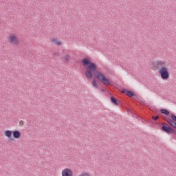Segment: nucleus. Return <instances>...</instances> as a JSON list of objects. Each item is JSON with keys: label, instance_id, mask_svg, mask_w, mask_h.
Here are the masks:
<instances>
[{"label": "nucleus", "instance_id": "obj_1", "mask_svg": "<svg viewBox=\"0 0 176 176\" xmlns=\"http://www.w3.org/2000/svg\"><path fill=\"white\" fill-rule=\"evenodd\" d=\"M82 65L87 68L85 76L87 79H91L94 74V76H96L98 80L103 82V85H106V86H109V85H111V82L108 78H107L102 72L97 71V65L94 63H91L90 58H85L82 60Z\"/></svg>", "mask_w": 176, "mask_h": 176}, {"label": "nucleus", "instance_id": "obj_9", "mask_svg": "<svg viewBox=\"0 0 176 176\" xmlns=\"http://www.w3.org/2000/svg\"><path fill=\"white\" fill-rule=\"evenodd\" d=\"M122 93H125V94H126L128 97H133V96H134V94L130 91L123 90L122 91Z\"/></svg>", "mask_w": 176, "mask_h": 176}, {"label": "nucleus", "instance_id": "obj_10", "mask_svg": "<svg viewBox=\"0 0 176 176\" xmlns=\"http://www.w3.org/2000/svg\"><path fill=\"white\" fill-rule=\"evenodd\" d=\"M167 122L169 123V124H170V126H172V127H174L175 129H176V122H175L174 121L168 119L166 120Z\"/></svg>", "mask_w": 176, "mask_h": 176}, {"label": "nucleus", "instance_id": "obj_2", "mask_svg": "<svg viewBox=\"0 0 176 176\" xmlns=\"http://www.w3.org/2000/svg\"><path fill=\"white\" fill-rule=\"evenodd\" d=\"M154 67L158 70V72L163 80H167L170 78L168 72V62L166 60H159L154 63Z\"/></svg>", "mask_w": 176, "mask_h": 176}, {"label": "nucleus", "instance_id": "obj_5", "mask_svg": "<svg viewBox=\"0 0 176 176\" xmlns=\"http://www.w3.org/2000/svg\"><path fill=\"white\" fill-rule=\"evenodd\" d=\"M162 129L166 133H174V129L167 124H164Z\"/></svg>", "mask_w": 176, "mask_h": 176}, {"label": "nucleus", "instance_id": "obj_3", "mask_svg": "<svg viewBox=\"0 0 176 176\" xmlns=\"http://www.w3.org/2000/svg\"><path fill=\"white\" fill-rule=\"evenodd\" d=\"M8 42L13 46H19L20 45V38L14 33H11L8 36Z\"/></svg>", "mask_w": 176, "mask_h": 176}, {"label": "nucleus", "instance_id": "obj_16", "mask_svg": "<svg viewBox=\"0 0 176 176\" xmlns=\"http://www.w3.org/2000/svg\"><path fill=\"white\" fill-rule=\"evenodd\" d=\"M153 119L154 120H157V119H159V116H155V117H153Z\"/></svg>", "mask_w": 176, "mask_h": 176}, {"label": "nucleus", "instance_id": "obj_7", "mask_svg": "<svg viewBox=\"0 0 176 176\" xmlns=\"http://www.w3.org/2000/svg\"><path fill=\"white\" fill-rule=\"evenodd\" d=\"M12 135H13L14 138H15L16 140H19V138H20V137H21V133L19 131H13Z\"/></svg>", "mask_w": 176, "mask_h": 176}, {"label": "nucleus", "instance_id": "obj_11", "mask_svg": "<svg viewBox=\"0 0 176 176\" xmlns=\"http://www.w3.org/2000/svg\"><path fill=\"white\" fill-rule=\"evenodd\" d=\"M63 60L66 62V63H69V60H71V56L69 55H65L63 58Z\"/></svg>", "mask_w": 176, "mask_h": 176}, {"label": "nucleus", "instance_id": "obj_8", "mask_svg": "<svg viewBox=\"0 0 176 176\" xmlns=\"http://www.w3.org/2000/svg\"><path fill=\"white\" fill-rule=\"evenodd\" d=\"M51 42L53 45H56L57 46H61L62 45L61 41L57 38H52Z\"/></svg>", "mask_w": 176, "mask_h": 176}, {"label": "nucleus", "instance_id": "obj_4", "mask_svg": "<svg viewBox=\"0 0 176 176\" xmlns=\"http://www.w3.org/2000/svg\"><path fill=\"white\" fill-rule=\"evenodd\" d=\"M62 176H74V171L69 168H64L61 172Z\"/></svg>", "mask_w": 176, "mask_h": 176}, {"label": "nucleus", "instance_id": "obj_15", "mask_svg": "<svg viewBox=\"0 0 176 176\" xmlns=\"http://www.w3.org/2000/svg\"><path fill=\"white\" fill-rule=\"evenodd\" d=\"M171 118H172L173 120H174V122L176 121V116H175V115L172 114L171 115Z\"/></svg>", "mask_w": 176, "mask_h": 176}, {"label": "nucleus", "instance_id": "obj_14", "mask_svg": "<svg viewBox=\"0 0 176 176\" xmlns=\"http://www.w3.org/2000/svg\"><path fill=\"white\" fill-rule=\"evenodd\" d=\"M161 113H164V115H170V112L166 109H161Z\"/></svg>", "mask_w": 176, "mask_h": 176}, {"label": "nucleus", "instance_id": "obj_13", "mask_svg": "<svg viewBox=\"0 0 176 176\" xmlns=\"http://www.w3.org/2000/svg\"><path fill=\"white\" fill-rule=\"evenodd\" d=\"M92 86H94L95 89H97L98 87V85H97V81L96 80H92Z\"/></svg>", "mask_w": 176, "mask_h": 176}, {"label": "nucleus", "instance_id": "obj_12", "mask_svg": "<svg viewBox=\"0 0 176 176\" xmlns=\"http://www.w3.org/2000/svg\"><path fill=\"white\" fill-rule=\"evenodd\" d=\"M111 100L113 104H114L115 105H118V99H116L115 97H111Z\"/></svg>", "mask_w": 176, "mask_h": 176}, {"label": "nucleus", "instance_id": "obj_6", "mask_svg": "<svg viewBox=\"0 0 176 176\" xmlns=\"http://www.w3.org/2000/svg\"><path fill=\"white\" fill-rule=\"evenodd\" d=\"M13 135V131L10 130H7L4 131V135L7 137V138H9V140H13L12 138V135Z\"/></svg>", "mask_w": 176, "mask_h": 176}]
</instances>
